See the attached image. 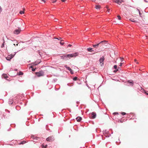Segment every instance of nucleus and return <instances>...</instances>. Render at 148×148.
Listing matches in <instances>:
<instances>
[{"instance_id":"f257e3e1","label":"nucleus","mask_w":148,"mask_h":148,"mask_svg":"<svg viewBox=\"0 0 148 148\" xmlns=\"http://www.w3.org/2000/svg\"><path fill=\"white\" fill-rule=\"evenodd\" d=\"M104 42H106V43L107 44V41L106 40H103V41H102L101 42L99 43H98L97 44H96V45H92V46L94 48H98L99 47V45L100 44H101V43H103Z\"/></svg>"},{"instance_id":"f03ea898","label":"nucleus","mask_w":148,"mask_h":148,"mask_svg":"<svg viewBox=\"0 0 148 148\" xmlns=\"http://www.w3.org/2000/svg\"><path fill=\"white\" fill-rule=\"evenodd\" d=\"M89 116L90 118L92 119L95 118L96 116V114L95 112H92V113L89 114Z\"/></svg>"},{"instance_id":"7ed1b4c3","label":"nucleus","mask_w":148,"mask_h":148,"mask_svg":"<svg viewBox=\"0 0 148 148\" xmlns=\"http://www.w3.org/2000/svg\"><path fill=\"white\" fill-rule=\"evenodd\" d=\"M15 53L14 55H13L12 54H10L8 55V56H7L6 58V59L8 61H10L12 58L15 55V54L16 52Z\"/></svg>"},{"instance_id":"20e7f679","label":"nucleus","mask_w":148,"mask_h":148,"mask_svg":"<svg viewBox=\"0 0 148 148\" xmlns=\"http://www.w3.org/2000/svg\"><path fill=\"white\" fill-rule=\"evenodd\" d=\"M36 75L38 77H40L43 75L44 72L42 71H40L39 72L36 73Z\"/></svg>"},{"instance_id":"39448f33","label":"nucleus","mask_w":148,"mask_h":148,"mask_svg":"<svg viewBox=\"0 0 148 148\" xmlns=\"http://www.w3.org/2000/svg\"><path fill=\"white\" fill-rule=\"evenodd\" d=\"M54 140V137L53 136H49L46 139V140L47 141H53Z\"/></svg>"},{"instance_id":"423d86ee","label":"nucleus","mask_w":148,"mask_h":148,"mask_svg":"<svg viewBox=\"0 0 148 148\" xmlns=\"http://www.w3.org/2000/svg\"><path fill=\"white\" fill-rule=\"evenodd\" d=\"M104 60V58L103 57H102L100 58L99 61L100 62V64L101 66H102L103 65V61Z\"/></svg>"},{"instance_id":"0eeeda50","label":"nucleus","mask_w":148,"mask_h":148,"mask_svg":"<svg viewBox=\"0 0 148 148\" xmlns=\"http://www.w3.org/2000/svg\"><path fill=\"white\" fill-rule=\"evenodd\" d=\"M108 133H109V132L106 130H104L103 131V134L104 135H105V136H106V137H109L110 136H111L110 134L109 135H108V136L105 135L108 134Z\"/></svg>"},{"instance_id":"6e6552de","label":"nucleus","mask_w":148,"mask_h":148,"mask_svg":"<svg viewBox=\"0 0 148 148\" xmlns=\"http://www.w3.org/2000/svg\"><path fill=\"white\" fill-rule=\"evenodd\" d=\"M64 66L67 70H68L70 71V73L72 74H73V71L71 68H70L69 67L67 66L66 65L65 66Z\"/></svg>"},{"instance_id":"1a4fd4ad","label":"nucleus","mask_w":148,"mask_h":148,"mask_svg":"<svg viewBox=\"0 0 148 148\" xmlns=\"http://www.w3.org/2000/svg\"><path fill=\"white\" fill-rule=\"evenodd\" d=\"M78 55L77 53H72L70 54V58L73 57H75L77 56Z\"/></svg>"},{"instance_id":"9d476101","label":"nucleus","mask_w":148,"mask_h":148,"mask_svg":"<svg viewBox=\"0 0 148 148\" xmlns=\"http://www.w3.org/2000/svg\"><path fill=\"white\" fill-rule=\"evenodd\" d=\"M21 31L20 29L19 28L18 29H16L14 32V33L16 34H18Z\"/></svg>"},{"instance_id":"9b49d317","label":"nucleus","mask_w":148,"mask_h":148,"mask_svg":"<svg viewBox=\"0 0 148 148\" xmlns=\"http://www.w3.org/2000/svg\"><path fill=\"white\" fill-rule=\"evenodd\" d=\"M123 0H116L115 2L116 3H117L120 4L122 2H123Z\"/></svg>"},{"instance_id":"f8f14e48","label":"nucleus","mask_w":148,"mask_h":148,"mask_svg":"<svg viewBox=\"0 0 148 148\" xmlns=\"http://www.w3.org/2000/svg\"><path fill=\"white\" fill-rule=\"evenodd\" d=\"M76 120H77V121L78 122H80L81 121L82 118L80 116H78V117H77L76 118Z\"/></svg>"},{"instance_id":"ddd939ff","label":"nucleus","mask_w":148,"mask_h":148,"mask_svg":"<svg viewBox=\"0 0 148 148\" xmlns=\"http://www.w3.org/2000/svg\"><path fill=\"white\" fill-rule=\"evenodd\" d=\"M65 55L66 58V60H67L70 58V54Z\"/></svg>"},{"instance_id":"4468645a","label":"nucleus","mask_w":148,"mask_h":148,"mask_svg":"<svg viewBox=\"0 0 148 148\" xmlns=\"http://www.w3.org/2000/svg\"><path fill=\"white\" fill-rule=\"evenodd\" d=\"M87 51L90 52H92L93 51H94L92 49V48H88L87 49Z\"/></svg>"},{"instance_id":"2eb2a0df","label":"nucleus","mask_w":148,"mask_h":148,"mask_svg":"<svg viewBox=\"0 0 148 148\" xmlns=\"http://www.w3.org/2000/svg\"><path fill=\"white\" fill-rule=\"evenodd\" d=\"M54 39H57L59 40H60V41H63V40H61V39H62V38L60 37H59V38H56V37H55L54 38Z\"/></svg>"},{"instance_id":"dca6fc26","label":"nucleus","mask_w":148,"mask_h":148,"mask_svg":"<svg viewBox=\"0 0 148 148\" xmlns=\"http://www.w3.org/2000/svg\"><path fill=\"white\" fill-rule=\"evenodd\" d=\"M95 8L97 9H99L100 8V6L99 5H96L95 6Z\"/></svg>"},{"instance_id":"f3484780","label":"nucleus","mask_w":148,"mask_h":148,"mask_svg":"<svg viewBox=\"0 0 148 148\" xmlns=\"http://www.w3.org/2000/svg\"><path fill=\"white\" fill-rule=\"evenodd\" d=\"M37 62H38V63H36V62L35 64V65H37L38 64H39L40 62V60H38V61Z\"/></svg>"},{"instance_id":"a211bd4d","label":"nucleus","mask_w":148,"mask_h":148,"mask_svg":"<svg viewBox=\"0 0 148 148\" xmlns=\"http://www.w3.org/2000/svg\"><path fill=\"white\" fill-rule=\"evenodd\" d=\"M26 143V141H23L22 142H21V143H19L20 145L21 144H23L25 143Z\"/></svg>"},{"instance_id":"6ab92c4d","label":"nucleus","mask_w":148,"mask_h":148,"mask_svg":"<svg viewBox=\"0 0 148 148\" xmlns=\"http://www.w3.org/2000/svg\"><path fill=\"white\" fill-rule=\"evenodd\" d=\"M61 57L63 59L65 60H66V57H65V55L62 56H61Z\"/></svg>"},{"instance_id":"aec40b11","label":"nucleus","mask_w":148,"mask_h":148,"mask_svg":"<svg viewBox=\"0 0 148 148\" xmlns=\"http://www.w3.org/2000/svg\"><path fill=\"white\" fill-rule=\"evenodd\" d=\"M130 21L132 22H136V21L135 20L132 19V18H130Z\"/></svg>"},{"instance_id":"412c9836","label":"nucleus","mask_w":148,"mask_h":148,"mask_svg":"<svg viewBox=\"0 0 148 148\" xmlns=\"http://www.w3.org/2000/svg\"><path fill=\"white\" fill-rule=\"evenodd\" d=\"M128 82L129 83L131 84V85H132V86L133 85V84H134L133 82V81H132L131 82H130V81H128Z\"/></svg>"},{"instance_id":"4be33fe9","label":"nucleus","mask_w":148,"mask_h":148,"mask_svg":"<svg viewBox=\"0 0 148 148\" xmlns=\"http://www.w3.org/2000/svg\"><path fill=\"white\" fill-rule=\"evenodd\" d=\"M107 41V44L106 43V42H104L103 43H101V44H104L105 45V46H107L108 44V41Z\"/></svg>"},{"instance_id":"5701e85b","label":"nucleus","mask_w":148,"mask_h":148,"mask_svg":"<svg viewBox=\"0 0 148 148\" xmlns=\"http://www.w3.org/2000/svg\"><path fill=\"white\" fill-rule=\"evenodd\" d=\"M77 77H75L73 78V79L74 81H76L77 79Z\"/></svg>"},{"instance_id":"b1692460","label":"nucleus","mask_w":148,"mask_h":148,"mask_svg":"<svg viewBox=\"0 0 148 148\" xmlns=\"http://www.w3.org/2000/svg\"><path fill=\"white\" fill-rule=\"evenodd\" d=\"M23 73L21 71H20L19 73V75H23Z\"/></svg>"},{"instance_id":"393cba45","label":"nucleus","mask_w":148,"mask_h":148,"mask_svg":"<svg viewBox=\"0 0 148 148\" xmlns=\"http://www.w3.org/2000/svg\"><path fill=\"white\" fill-rule=\"evenodd\" d=\"M32 138H33L34 139H36V140H37L38 139V138L36 137H35L34 136H33V137H32Z\"/></svg>"},{"instance_id":"a878e982","label":"nucleus","mask_w":148,"mask_h":148,"mask_svg":"<svg viewBox=\"0 0 148 148\" xmlns=\"http://www.w3.org/2000/svg\"><path fill=\"white\" fill-rule=\"evenodd\" d=\"M24 11H20L19 13L21 14H24Z\"/></svg>"},{"instance_id":"bb28decb","label":"nucleus","mask_w":148,"mask_h":148,"mask_svg":"<svg viewBox=\"0 0 148 148\" xmlns=\"http://www.w3.org/2000/svg\"><path fill=\"white\" fill-rule=\"evenodd\" d=\"M114 68L115 69H117V66L116 65H115L114 66Z\"/></svg>"},{"instance_id":"cd10ccee","label":"nucleus","mask_w":148,"mask_h":148,"mask_svg":"<svg viewBox=\"0 0 148 148\" xmlns=\"http://www.w3.org/2000/svg\"><path fill=\"white\" fill-rule=\"evenodd\" d=\"M117 17H118V19L119 20H120L121 19V17L120 16H117Z\"/></svg>"},{"instance_id":"c85d7f7f","label":"nucleus","mask_w":148,"mask_h":148,"mask_svg":"<svg viewBox=\"0 0 148 148\" xmlns=\"http://www.w3.org/2000/svg\"><path fill=\"white\" fill-rule=\"evenodd\" d=\"M3 75L5 78H6L7 77V76L6 74H5L4 75Z\"/></svg>"},{"instance_id":"c756f323","label":"nucleus","mask_w":148,"mask_h":148,"mask_svg":"<svg viewBox=\"0 0 148 148\" xmlns=\"http://www.w3.org/2000/svg\"><path fill=\"white\" fill-rule=\"evenodd\" d=\"M62 41H60V44L62 45H63L64 44V42H62Z\"/></svg>"},{"instance_id":"7c9ffc66","label":"nucleus","mask_w":148,"mask_h":148,"mask_svg":"<svg viewBox=\"0 0 148 148\" xmlns=\"http://www.w3.org/2000/svg\"><path fill=\"white\" fill-rule=\"evenodd\" d=\"M121 113L123 115H125L126 114L125 112H122Z\"/></svg>"},{"instance_id":"2f4dec72","label":"nucleus","mask_w":148,"mask_h":148,"mask_svg":"<svg viewBox=\"0 0 148 148\" xmlns=\"http://www.w3.org/2000/svg\"><path fill=\"white\" fill-rule=\"evenodd\" d=\"M4 42L2 44V45H1V47H4Z\"/></svg>"},{"instance_id":"473e14b6","label":"nucleus","mask_w":148,"mask_h":148,"mask_svg":"<svg viewBox=\"0 0 148 148\" xmlns=\"http://www.w3.org/2000/svg\"><path fill=\"white\" fill-rule=\"evenodd\" d=\"M120 59H121V61L122 62H123V58H122L121 57H120Z\"/></svg>"},{"instance_id":"72a5a7b5","label":"nucleus","mask_w":148,"mask_h":148,"mask_svg":"<svg viewBox=\"0 0 148 148\" xmlns=\"http://www.w3.org/2000/svg\"><path fill=\"white\" fill-rule=\"evenodd\" d=\"M41 147L42 148H45V145L43 144H42L41 146Z\"/></svg>"},{"instance_id":"f704fd0d","label":"nucleus","mask_w":148,"mask_h":148,"mask_svg":"<svg viewBox=\"0 0 148 148\" xmlns=\"http://www.w3.org/2000/svg\"><path fill=\"white\" fill-rule=\"evenodd\" d=\"M108 12H110L111 11V10L110 9L108 8Z\"/></svg>"},{"instance_id":"c9c22d12","label":"nucleus","mask_w":148,"mask_h":148,"mask_svg":"<svg viewBox=\"0 0 148 148\" xmlns=\"http://www.w3.org/2000/svg\"><path fill=\"white\" fill-rule=\"evenodd\" d=\"M113 114H118V112H114V113H113Z\"/></svg>"},{"instance_id":"e433bc0d","label":"nucleus","mask_w":148,"mask_h":148,"mask_svg":"<svg viewBox=\"0 0 148 148\" xmlns=\"http://www.w3.org/2000/svg\"><path fill=\"white\" fill-rule=\"evenodd\" d=\"M116 70H114V73H116V72L117 71H118V69H116Z\"/></svg>"},{"instance_id":"4c0bfd02","label":"nucleus","mask_w":148,"mask_h":148,"mask_svg":"<svg viewBox=\"0 0 148 148\" xmlns=\"http://www.w3.org/2000/svg\"><path fill=\"white\" fill-rule=\"evenodd\" d=\"M123 63H121L120 64H119V66H122V64Z\"/></svg>"},{"instance_id":"58836bf2","label":"nucleus","mask_w":148,"mask_h":148,"mask_svg":"<svg viewBox=\"0 0 148 148\" xmlns=\"http://www.w3.org/2000/svg\"><path fill=\"white\" fill-rule=\"evenodd\" d=\"M6 112H8V113H9L10 112L9 110H6Z\"/></svg>"},{"instance_id":"ea45409f","label":"nucleus","mask_w":148,"mask_h":148,"mask_svg":"<svg viewBox=\"0 0 148 148\" xmlns=\"http://www.w3.org/2000/svg\"><path fill=\"white\" fill-rule=\"evenodd\" d=\"M72 46V45H70V44H69L68 45V47H71Z\"/></svg>"},{"instance_id":"a19ab883","label":"nucleus","mask_w":148,"mask_h":148,"mask_svg":"<svg viewBox=\"0 0 148 148\" xmlns=\"http://www.w3.org/2000/svg\"><path fill=\"white\" fill-rule=\"evenodd\" d=\"M47 145H45V148H46L47 147Z\"/></svg>"},{"instance_id":"79ce46f5","label":"nucleus","mask_w":148,"mask_h":148,"mask_svg":"<svg viewBox=\"0 0 148 148\" xmlns=\"http://www.w3.org/2000/svg\"><path fill=\"white\" fill-rule=\"evenodd\" d=\"M57 79H53V81L54 82H56L57 81Z\"/></svg>"},{"instance_id":"37998d69","label":"nucleus","mask_w":148,"mask_h":148,"mask_svg":"<svg viewBox=\"0 0 148 148\" xmlns=\"http://www.w3.org/2000/svg\"><path fill=\"white\" fill-rule=\"evenodd\" d=\"M144 1H145V2H146V3H147L148 2V1H146V0H144Z\"/></svg>"},{"instance_id":"c03bdc74","label":"nucleus","mask_w":148,"mask_h":148,"mask_svg":"<svg viewBox=\"0 0 148 148\" xmlns=\"http://www.w3.org/2000/svg\"><path fill=\"white\" fill-rule=\"evenodd\" d=\"M139 15L140 16H141V14L140 13V12H139Z\"/></svg>"},{"instance_id":"a18cd8bd","label":"nucleus","mask_w":148,"mask_h":148,"mask_svg":"<svg viewBox=\"0 0 148 148\" xmlns=\"http://www.w3.org/2000/svg\"><path fill=\"white\" fill-rule=\"evenodd\" d=\"M32 71H34L35 70V69H32Z\"/></svg>"},{"instance_id":"49530a36","label":"nucleus","mask_w":148,"mask_h":148,"mask_svg":"<svg viewBox=\"0 0 148 148\" xmlns=\"http://www.w3.org/2000/svg\"><path fill=\"white\" fill-rule=\"evenodd\" d=\"M38 53L39 54V55L41 56V54L40 52H38Z\"/></svg>"},{"instance_id":"de8ad7c7","label":"nucleus","mask_w":148,"mask_h":148,"mask_svg":"<svg viewBox=\"0 0 148 148\" xmlns=\"http://www.w3.org/2000/svg\"><path fill=\"white\" fill-rule=\"evenodd\" d=\"M145 94L146 95H148V91L147 92H145Z\"/></svg>"},{"instance_id":"09e8293b","label":"nucleus","mask_w":148,"mask_h":148,"mask_svg":"<svg viewBox=\"0 0 148 148\" xmlns=\"http://www.w3.org/2000/svg\"><path fill=\"white\" fill-rule=\"evenodd\" d=\"M137 10L138 11V12H140V10H139V9H137Z\"/></svg>"},{"instance_id":"8fccbe9b","label":"nucleus","mask_w":148,"mask_h":148,"mask_svg":"<svg viewBox=\"0 0 148 148\" xmlns=\"http://www.w3.org/2000/svg\"><path fill=\"white\" fill-rule=\"evenodd\" d=\"M41 1H43V2H45V0H41Z\"/></svg>"},{"instance_id":"3c124183","label":"nucleus","mask_w":148,"mask_h":148,"mask_svg":"<svg viewBox=\"0 0 148 148\" xmlns=\"http://www.w3.org/2000/svg\"><path fill=\"white\" fill-rule=\"evenodd\" d=\"M9 103L10 104H12V102H9Z\"/></svg>"},{"instance_id":"603ef678","label":"nucleus","mask_w":148,"mask_h":148,"mask_svg":"<svg viewBox=\"0 0 148 148\" xmlns=\"http://www.w3.org/2000/svg\"><path fill=\"white\" fill-rule=\"evenodd\" d=\"M66 0H62V1H63V2H64Z\"/></svg>"},{"instance_id":"864d4df0","label":"nucleus","mask_w":148,"mask_h":148,"mask_svg":"<svg viewBox=\"0 0 148 148\" xmlns=\"http://www.w3.org/2000/svg\"><path fill=\"white\" fill-rule=\"evenodd\" d=\"M66 0H62V1H63V2H64Z\"/></svg>"},{"instance_id":"5fc2aeb1","label":"nucleus","mask_w":148,"mask_h":148,"mask_svg":"<svg viewBox=\"0 0 148 148\" xmlns=\"http://www.w3.org/2000/svg\"><path fill=\"white\" fill-rule=\"evenodd\" d=\"M31 68H33V66H32L30 67Z\"/></svg>"},{"instance_id":"6e6d98bb","label":"nucleus","mask_w":148,"mask_h":148,"mask_svg":"<svg viewBox=\"0 0 148 148\" xmlns=\"http://www.w3.org/2000/svg\"><path fill=\"white\" fill-rule=\"evenodd\" d=\"M18 44H16V46H17L18 45Z\"/></svg>"},{"instance_id":"4d7b16f0","label":"nucleus","mask_w":148,"mask_h":148,"mask_svg":"<svg viewBox=\"0 0 148 148\" xmlns=\"http://www.w3.org/2000/svg\"><path fill=\"white\" fill-rule=\"evenodd\" d=\"M135 62H136V60H135Z\"/></svg>"},{"instance_id":"13d9d810","label":"nucleus","mask_w":148,"mask_h":148,"mask_svg":"<svg viewBox=\"0 0 148 148\" xmlns=\"http://www.w3.org/2000/svg\"><path fill=\"white\" fill-rule=\"evenodd\" d=\"M13 45H14L15 46V44H14Z\"/></svg>"},{"instance_id":"bf43d9fd","label":"nucleus","mask_w":148,"mask_h":148,"mask_svg":"<svg viewBox=\"0 0 148 148\" xmlns=\"http://www.w3.org/2000/svg\"><path fill=\"white\" fill-rule=\"evenodd\" d=\"M136 63H137V64H138V62H136Z\"/></svg>"},{"instance_id":"052dcab7","label":"nucleus","mask_w":148,"mask_h":148,"mask_svg":"<svg viewBox=\"0 0 148 148\" xmlns=\"http://www.w3.org/2000/svg\"><path fill=\"white\" fill-rule=\"evenodd\" d=\"M55 2V1H53V3H54V2Z\"/></svg>"},{"instance_id":"680f3d73","label":"nucleus","mask_w":148,"mask_h":148,"mask_svg":"<svg viewBox=\"0 0 148 148\" xmlns=\"http://www.w3.org/2000/svg\"><path fill=\"white\" fill-rule=\"evenodd\" d=\"M102 139H103V137L102 138Z\"/></svg>"}]
</instances>
